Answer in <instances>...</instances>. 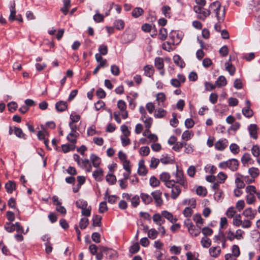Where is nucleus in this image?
Returning <instances> with one entry per match:
<instances>
[{
    "label": "nucleus",
    "instance_id": "nucleus-1",
    "mask_svg": "<svg viewBox=\"0 0 260 260\" xmlns=\"http://www.w3.org/2000/svg\"><path fill=\"white\" fill-rule=\"evenodd\" d=\"M221 4L219 1H215L212 3L209 6V10L215 13L216 17L219 23L222 22L225 18V9L223 8L222 14L220 15L219 11L221 10Z\"/></svg>",
    "mask_w": 260,
    "mask_h": 260
},
{
    "label": "nucleus",
    "instance_id": "nucleus-2",
    "mask_svg": "<svg viewBox=\"0 0 260 260\" xmlns=\"http://www.w3.org/2000/svg\"><path fill=\"white\" fill-rule=\"evenodd\" d=\"M193 10L198 14V18L202 20H205L211 13L210 10L204 9V7L194 6Z\"/></svg>",
    "mask_w": 260,
    "mask_h": 260
},
{
    "label": "nucleus",
    "instance_id": "nucleus-3",
    "mask_svg": "<svg viewBox=\"0 0 260 260\" xmlns=\"http://www.w3.org/2000/svg\"><path fill=\"white\" fill-rule=\"evenodd\" d=\"M175 176L176 177V180L175 181V183H178L180 185L182 186L184 188H187V182L184 178L183 172L178 170L177 166Z\"/></svg>",
    "mask_w": 260,
    "mask_h": 260
},
{
    "label": "nucleus",
    "instance_id": "nucleus-4",
    "mask_svg": "<svg viewBox=\"0 0 260 260\" xmlns=\"http://www.w3.org/2000/svg\"><path fill=\"white\" fill-rule=\"evenodd\" d=\"M170 179V175L168 173L163 172L160 175V180L165 182V185L167 187H172L175 183V180Z\"/></svg>",
    "mask_w": 260,
    "mask_h": 260
},
{
    "label": "nucleus",
    "instance_id": "nucleus-5",
    "mask_svg": "<svg viewBox=\"0 0 260 260\" xmlns=\"http://www.w3.org/2000/svg\"><path fill=\"white\" fill-rule=\"evenodd\" d=\"M152 199L154 200L156 206L160 207L163 204V200L161 198L162 192L160 190H157L151 192Z\"/></svg>",
    "mask_w": 260,
    "mask_h": 260
},
{
    "label": "nucleus",
    "instance_id": "nucleus-6",
    "mask_svg": "<svg viewBox=\"0 0 260 260\" xmlns=\"http://www.w3.org/2000/svg\"><path fill=\"white\" fill-rule=\"evenodd\" d=\"M101 250L110 259H115L117 257V252L114 249L102 246L101 247Z\"/></svg>",
    "mask_w": 260,
    "mask_h": 260
},
{
    "label": "nucleus",
    "instance_id": "nucleus-7",
    "mask_svg": "<svg viewBox=\"0 0 260 260\" xmlns=\"http://www.w3.org/2000/svg\"><path fill=\"white\" fill-rule=\"evenodd\" d=\"M228 141L226 139L219 140L215 144V148L219 151H223L228 146Z\"/></svg>",
    "mask_w": 260,
    "mask_h": 260
},
{
    "label": "nucleus",
    "instance_id": "nucleus-8",
    "mask_svg": "<svg viewBox=\"0 0 260 260\" xmlns=\"http://www.w3.org/2000/svg\"><path fill=\"white\" fill-rule=\"evenodd\" d=\"M246 107L242 109L243 114L246 117H251L253 114V111L250 109L251 104L249 101L246 100Z\"/></svg>",
    "mask_w": 260,
    "mask_h": 260
},
{
    "label": "nucleus",
    "instance_id": "nucleus-9",
    "mask_svg": "<svg viewBox=\"0 0 260 260\" xmlns=\"http://www.w3.org/2000/svg\"><path fill=\"white\" fill-rule=\"evenodd\" d=\"M179 184H176L175 183L174 185L171 187V198L175 200L176 199L181 193V189L180 187Z\"/></svg>",
    "mask_w": 260,
    "mask_h": 260
},
{
    "label": "nucleus",
    "instance_id": "nucleus-10",
    "mask_svg": "<svg viewBox=\"0 0 260 260\" xmlns=\"http://www.w3.org/2000/svg\"><path fill=\"white\" fill-rule=\"evenodd\" d=\"M256 210H252L251 208L246 209L243 212V215L250 220L253 219L256 214Z\"/></svg>",
    "mask_w": 260,
    "mask_h": 260
},
{
    "label": "nucleus",
    "instance_id": "nucleus-11",
    "mask_svg": "<svg viewBox=\"0 0 260 260\" xmlns=\"http://www.w3.org/2000/svg\"><path fill=\"white\" fill-rule=\"evenodd\" d=\"M10 14L9 17V20L11 22H13L16 20V9H15V1H13L11 4V6L9 7Z\"/></svg>",
    "mask_w": 260,
    "mask_h": 260
},
{
    "label": "nucleus",
    "instance_id": "nucleus-12",
    "mask_svg": "<svg viewBox=\"0 0 260 260\" xmlns=\"http://www.w3.org/2000/svg\"><path fill=\"white\" fill-rule=\"evenodd\" d=\"M248 131L249 132V134L253 139H257V125L255 124H251L248 126Z\"/></svg>",
    "mask_w": 260,
    "mask_h": 260
},
{
    "label": "nucleus",
    "instance_id": "nucleus-13",
    "mask_svg": "<svg viewBox=\"0 0 260 260\" xmlns=\"http://www.w3.org/2000/svg\"><path fill=\"white\" fill-rule=\"evenodd\" d=\"M103 173L104 171L102 169L99 168L93 171L92 176L96 181L100 182L103 180Z\"/></svg>",
    "mask_w": 260,
    "mask_h": 260
},
{
    "label": "nucleus",
    "instance_id": "nucleus-14",
    "mask_svg": "<svg viewBox=\"0 0 260 260\" xmlns=\"http://www.w3.org/2000/svg\"><path fill=\"white\" fill-rule=\"evenodd\" d=\"M138 173L141 176H145L147 173V170L144 165V160L142 159L139 162Z\"/></svg>",
    "mask_w": 260,
    "mask_h": 260
},
{
    "label": "nucleus",
    "instance_id": "nucleus-15",
    "mask_svg": "<svg viewBox=\"0 0 260 260\" xmlns=\"http://www.w3.org/2000/svg\"><path fill=\"white\" fill-rule=\"evenodd\" d=\"M68 107V104L66 102L60 101L55 104V108L58 112H63L65 111Z\"/></svg>",
    "mask_w": 260,
    "mask_h": 260
},
{
    "label": "nucleus",
    "instance_id": "nucleus-16",
    "mask_svg": "<svg viewBox=\"0 0 260 260\" xmlns=\"http://www.w3.org/2000/svg\"><path fill=\"white\" fill-rule=\"evenodd\" d=\"M144 75L147 77H151L154 73V69L152 65H146L144 67Z\"/></svg>",
    "mask_w": 260,
    "mask_h": 260
},
{
    "label": "nucleus",
    "instance_id": "nucleus-17",
    "mask_svg": "<svg viewBox=\"0 0 260 260\" xmlns=\"http://www.w3.org/2000/svg\"><path fill=\"white\" fill-rule=\"evenodd\" d=\"M239 166L238 161L236 159H232L228 160V168L232 171L237 170Z\"/></svg>",
    "mask_w": 260,
    "mask_h": 260
},
{
    "label": "nucleus",
    "instance_id": "nucleus-18",
    "mask_svg": "<svg viewBox=\"0 0 260 260\" xmlns=\"http://www.w3.org/2000/svg\"><path fill=\"white\" fill-rule=\"evenodd\" d=\"M217 87L225 86L227 84V80L224 76H220L215 82Z\"/></svg>",
    "mask_w": 260,
    "mask_h": 260
},
{
    "label": "nucleus",
    "instance_id": "nucleus-19",
    "mask_svg": "<svg viewBox=\"0 0 260 260\" xmlns=\"http://www.w3.org/2000/svg\"><path fill=\"white\" fill-rule=\"evenodd\" d=\"M174 63L181 68H183L185 66V63L181 57L179 55H175L173 56Z\"/></svg>",
    "mask_w": 260,
    "mask_h": 260
},
{
    "label": "nucleus",
    "instance_id": "nucleus-20",
    "mask_svg": "<svg viewBox=\"0 0 260 260\" xmlns=\"http://www.w3.org/2000/svg\"><path fill=\"white\" fill-rule=\"evenodd\" d=\"M140 197L142 201L145 205H148L152 202V198L150 195L147 193H141L140 194Z\"/></svg>",
    "mask_w": 260,
    "mask_h": 260
},
{
    "label": "nucleus",
    "instance_id": "nucleus-21",
    "mask_svg": "<svg viewBox=\"0 0 260 260\" xmlns=\"http://www.w3.org/2000/svg\"><path fill=\"white\" fill-rule=\"evenodd\" d=\"M5 188L8 193H12L16 188L15 182L13 181H9L6 183Z\"/></svg>",
    "mask_w": 260,
    "mask_h": 260
},
{
    "label": "nucleus",
    "instance_id": "nucleus-22",
    "mask_svg": "<svg viewBox=\"0 0 260 260\" xmlns=\"http://www.w3.org/2000/svg\"><path fill=\"white\" fill-rule=\"evenodd\" d=\"M193 220L196 223L198 228H201L203 224V219L200 214H196L193 216Z\"/></svg>",
    "mask_w": 260,
    "mask_h": 260
},
{
    "label": "nucleus",
    "instance_id": "nucleus-23",
    "mask_svg": "<svg viewBox=\"0 0 260 260\" xmlns=\"http://www.w3.org/2000/svg\"><path fill=\"white\" fill-rule=\"evenodd\" d=\"M155 67L158 70H162L164 69V60L162 58L157 57H156L154 61Z\"/></svg>",
    "mask_w": 260,
    "mask_h": 260
},
{
    "label": "nucleus",
    "instance_id": "nucleus-24",
    "mask_svg": "<svg viewBox=\"0 0 260 260\" xmlns=\"http://www.w3.org/2000/svg\"><path fill=\"white\" fill-rule=\"evenodd\" d=\"M90 159L94 167L97 168L101 163V159L99 157L94 154L90 155Z\"/></svg>",
    "mask_w": 260,
    "mask_h": 260
},
{
    "label": "nucleus",
    "instance_id": "nucleus-25",
    "mask_svg": "<svg viewBox=\"0 0 260 260\" xmlns=\"http://www.w3.org/2000/svg\"><path fill=\"white\" fill-rule=\"evenodd\" d=\"M161 214L165 218L173 223H175L177 221V219L176 218H174L173 215L167 211H163Z\"/></svg>",
    "mask_w": 260,
    "mask_h": 260
},
{
    "label": "nucleus",
    "instance_id": "nucleus-26",
    "mask_svg": "<svg viewBox=\"0 0 260 260\" xmlns=\"http://www.w3.org/2000/svg\"><path fill=\"white\" fill-rule=\"evenodd\" d=\"M221 252L219 247H212L209 249V253L212 257H217Z\"/></svg>",
    "mask_w": 260,
    "mask_h": 260
},
{
    "label": "nucleus",
    "instance_id": "nucleus-27",
    "mask_svg": "<svg viewBox=\"0 0 260 260\" xmlns=\"http://www.w3.org/2000/svg\"><path fill=\"white\" fill-rule=\"evenodd\" d=\"M167 114V111L161 108H159L155 112L154 116L157 118H161L164 117Z\"/></svg>",
    "mask_w": 260,
    "mask_h": 260
},
{
    "label": "nucleus",
    "instance_id": "nucleus-28",
    "mask_svg": "<svg viewBox=\"0 0 260 260\" xmlns=\"http://www.w3.org/2000/svg\"><path fill=\"white\" fill-rule=\"evenodd\" d=\"M144 13V10L140 8V7H137L135 8L132 13V15L133 17L135 18H138L139 16H141Z\"/></svg>",
    "mask_w": 260,
    "mask_h": 260
},
{
    "label": "nucleus",
    "instance_id": "nucleus-29",
    "mask_svg": "<svg viewBox=\"0 0 260 260\" xmlns=\"http://www.w3.org/2000/svg\"><path fill=\"white\" fill-rule=\"evenodd\" d=\"M76 205L77 208L84 209V208L87 207L88 204L86 201L79 199L76 202Z\"/></svg>",
    "mask_w": 260,
    "mask_h": 260
},
{
    "label": "nucleus",
    "instance_id": "nucleus-30",
    "mask_svg": "<svg viewBox=\"0 0 260 260\" xmlns=\"http://www.w3.org/2000/svg\"><path fill=\"white\" fill-rule=\"evenodd\" d=\"M201 243L203 247L208 248L211 245V240L209 238L204 237L202 239Z\"/></svg>",
    "mask_w": 260,
    "mask_h": 260
},
{
    "label": "nucleus",
    "instance_id": "nucleus-31",
    "mask_svg": "<svg viewBox=\"0 0 260 260\" xmlns=\"http://www.w3.org/2000/svg\"><path fill=\"white\" fill-rule=\"evenodd\" d=\"M248 172L251 177L253 178L257 177L259 174V170L257 168L254 167H251L249 168L248 170Z\"/></svg>",
    "mask_w": 260,
    "mask_h": 260
},
{
    "label": "nucleus",
    "instance_id": "nucleus-32",
    "mask_svg": "<svg viewBox=\"0 0 260 260\" xmlns=\"http://www.w3.org/2000/svg\"><path fill=\"white\" fill-rule=\"evenodd\" d=\"M14 134L15 135L20 138H22L24 139H26V136L23 133L22 130L19 127H14Z\"/></svg>",
    "mask_w": 260,
    "mask_h": 260
},
{
    "label": "nucleus",
    "instance_id": "nucleus-33",
    "mask_svg": "<svg viewBox=\"0 0 260 260\" xmlns=\"http://www.w3.org/2000/svg\"><path fill=\"white\" fill-rule=\"evenodd\" d=\"M168 35L167 30L165 28H161L159 29V32L158 34V37L160 40L161 41H164L166 39Z\"/></svg>",
    "mask_w": 260,
    "mask_h": 260
},
{
    "label": "nucleus",
    "instance_id": "nucleus-34",
    "mask_svg": "<svg viewBox=\"0 0 260 260\" xmlns=\"http://www.w3.org/2000/svg\"><path fill=\"white\" fill-rule=\"evenodd\" d=\"M186 145V143L185 142H176L175 145L173 147L172 149L177 152L180 151L181 148Z\"/></svg>",
    "mask_w": 260,
    "mask_h": 260
},
{
    "label": "nucleus",
    "instance_id": "nucleus-35",
    "mask_svg": "<svg viewBox=\"0 0 260 260\" xmlns=\"http://www.w3.org/2000/svg\"><path fill=\"white\" fill-rule=\"evenodd\" d=\"M225 70L229 73L231 75H233L235 72V68L233 64L229 62L225 63Z\"/></svg>",
    "mask_w": 260,
    "mask_h": 260
},
{
    "label": "nucleus",
    "instance_id": "nucleus-36",
    "mask_svg": "<svg viewBox=\"0 0 260 260\" xmlns=\"http://www.w3.org/2000/svg\"><path fill=\"white\" fill-rule=\"evenodd\" d=\"M79 135V134L70 133L67 136V140L71 142L72 143H76L77 141V137Z\"/></svg>",
    "mask_w": 260,
    "mask_h": 260
},
{
    "label": "nucleus",
    "instance_id": "nucleus-37",
    "mask_svg": "<svg viewBox=\"0 0 260 260\" xmlns=\"http://www.w3.org/2000/svg\"><path fill=\"white\" fill-rule=\"evenodd\" d=\"M99 51L100 53L98 54H101V56L106 55L108 52L107 46L104 44L101 45L99 47Z\"/></svg>",
    "mask_w": 260,
    "mask_h": 260
},
{
    "label": "nucleus",
    "instance_id": "nucleus-38",
    "mask_svg": "<svg viewBox=\"0 0 260 260\" xmlns=\"http://www.w3.org/2000/svg\"><path fill=\"white\" fill-rule=\"evenodd\" d=\"M114 25L117 29L121 30L124 27V22L122 20H116L114 22Z\"/></svg>",
    "mask_w": 260,
    "mask_h": 260
},
{
    "label": "nucleus",
    "instance_id": "nucleus-39",
    "mask_svg": "<svg viewBox=\"0 0 260 260\" xmlns=\"http://www.w3.org/2000/svg\"><path fill=\"white\" fill-rule=\"evenodd\" d=\"M106 181L111 185L114 184L116 182L115 176L109 174L106 177Z\"/></svg>",
    "mask_w": 260,
    "mask_h": 260
},
{
    "label": "nucleus",
    "instance_id": "nucleus-40",
    "mask_svg": "<svg viewBox=\"0 0 260 260\" xmlns=\"http://www.w3.org/2000/svg\"><path fill=\"white\" fill-rule=\"evenodd\" d=\"M149 184L151 186L156 187L159 186L160 182L155 176H152L150 178Z\"/></svg>",
    "mask_w": 260,
    "mask_h": 260
},
{
    "label": "nucleus",
    "instance_id": "nucleus-41",
    "mask_svg": "<svg viewBox=\"0 0 260 260\" xmlns=\"http://www.w3.org/2000/svg\"><path fill=\"white\" fill-rule=\"evenodd\" d=\"M158 232L154 229H151L148 232V236L150 239H155L158 235Z\"/></svg>",
    "mask_w": 260,
    "mask_h": 260
},
{
    "label": "nucleus",
    "instance_id": "nucleus-42",
    "mask_svg": "<svg viewBox=\"0 0 260 260\" xmlns=\"http://www.w3.org/2000/svg\"><path fill=\"white\" fill-rule=\"evenodd\" d=\"M101 220H102V217L101 216L98 215H94L92 218L93 225L94 226H100Z\"/></svg>",
    "mask_w": 260,
    "mask_h": 260
},
{
    "label": "nucleus",
    "instance_id": "nucleus-43",
    "mask_svg": "<svg viewBox=\"0 0 260 260\" xmlns=\"http://www.w3.org/2000/svg\"><path fill=\"white\" fill-rule=\"evenodd\" d=\"M200 229L201 228H196V226L193 225V227L190 229V231H188V232L191 236L197 237L199 236L201 233Z\"/></svg>",
    "mask_w": 260,
    "mask_h": 260
},
{
    "label": "nucleus",
    "instance_id": "nucleus-44",
    "mask_svg": "<svg viewBox=\"0 0 260 260\" xmlns=\"http://www.w3.org/2000/svg\"><path fill=\"white\" fill-rule=\"evenodd\" d=\"M193 135V134L191 133V132L189 131H185L182 135V139L187 141L190 139Z\"/></svg>",
    "mask_w": 260,
    "mask_h": 260
},
{
    "label": "nucleus",
    "instance_id": "nucleus-45",
    "mask_svg": "<svg viewBox=\"0 0 260 260\" xmlns=\"http://www.w3.org/2000/svg\"><path fill=\"white\" fill-rule=\"evenodd\" d=\"M4 228L7 232L12 233L15 230V224H12L10 222H6Z\"/></svg>",
    "mask_w": 260,
    "mask_h": 260
},
{
    "label": "nucleus",
    "instance_id": "nucleus-46",
    "mask_svg": "<svg viewBox=\"0 0 260 260\" xmlns=\"http://www.w3.org/2000/svg\"><path fill=\"white\" fill-rule=\"evenodd\" d=\"M131 200L132 205L134 208L137 207L140 204V197L137 195L133 197Z\"/></svg>",
    "mask_w": 260,
    "mask_h": 260
},
{
    "label": "nucleus",
    "instance_id": "nucleus-47",
    "mask_svg": "<svg viewBox=\"0 0 260 260\" xmlns=\"http://www.w3.org/2000/svg\"><path fill=\"white\" fill-rule=\"evenodd\" d=\"M197 194L202 196H206L207 193V189L201 186H199L196 189Z\"/></svg>",
    "mask_w": 260,
    "mask_h": 260
},
{
    "label": "nucleus",
    "instance_id": "nucleus-48",
    "mask_svg": "<svg viewBox=\"0 0 260 260\" xmlns=\"http://www.w3.org/2000/svg\"><path fill=\"white\" fill-rule=\"evenodd\" d=\"M162 12L166 17L170 18L171 8L169 6H165L161 9Z\"/></svg>",
    "mask_w": 260,
    "mask_h": 260
},
{
    "label": "nucleus",
    "instance_id": "nucleus-49",
    "mask_svg": "<svg viewBox=\"0 0 260 260\" xmlns=\"http://www.w3.org/2000/svg\"><path fill=\"white\" fill-rule=\"evenodd\" d=\"M121 131L123 134L121 136L128 137L131 135V132L128 130V127L125 125H122L120 127Z\"/></svg>",
    "mask_w": 260,
    "mask_h": 260
},
{
    "label": "nucleus",
    "instance_id": "nucleus-50",
    "mask_svg": "<svg viewBox=\"0 0 260 260\" xmlns=\"http://www.w3.org/2000/svg\"><path fill=\"white\" fill-rule=\"evenodd\" d=\"M251 152L255 157H258L260 155V148L257 145H254L251 148Z\"/></svg>",
    "mask_w": 260,
    "mask_h": 260
},
{
    "label": "nucleus",
    "instance_id": "nucleus-51",
    "mask_svg": "<svg viewBox=\"0 0 260 260\" xmlns=\"http://www.w3.org/2000/svg\"><path fill=\"white\" fill-rule=\"evenodd\" d=\"M181 250V247L174 245L171 247L170 251L172 254L178 255L180 253Z\"/></svg>",
    "mask_w": 260,
    "mask_h": 260
},
{
    "label": "nucleus",
    "instance_id": "nucleus-52",
    "mask_svg": "<svg viewBox=\"0 0 260 260\" xmlns=\"http://www.w3.org/2000/svg\"><path fill=\"white\" fill-rule=\"evenodd\" d=\"M177 114L176 113H173L172 114L173 118L171 119L170 121V123L171 125H172L173 127H176L178 123V120L177 119Z\"/></svg>",
    "mask_w": 260,
    "mask_h": 260
},
{
    "label": "nucleus",
    "instance_id": "nucleus-53",
    "mask_svg": "<svg viewBox=\"0 0 260 260\" xmlns=\"http://www.w3.org/2000/svg\"><path fill=\"white\" fill-rule=\"evenodd\" d=\"M88 224V219L86 218H82L79 222V226L81 229H85Z\"/></svg>",
    "mask_w": 260,
    "mask_h": 260
},
{
    "label": "nucleus",
    "instance_id": "nucleus-54",
    "mask_svg": "<svg viewBox=\"0 0 260 260\" xmlns=\"http://www.w3.org/2000/svg\"><path fill=\"white\" fill-rule=\"evenodd\" d=\"M139 250V244L138 242H136L132 246H131L129 249V252L132 253H135L138 252Z\"/></svg>",
    "mask_w": 260,
    "mask_h": 260
},
{
    "label": "nucleus",
    "instance_id": "nucleus-55",
    "mask_svg": "<svg viewBox=\"0 0 260 260\" xmlns=\"http://www.w3.org/2000/svg\"><path fill=\"white\" fill-rule=\"evenodd\" d=\"M150 153V149L148 146L142 147L140 149V154L142 156H147Z\"/></svg>",
    "mask_w": 260,
    "mask_h": 260
},
{
    "label": "nucleus",
    "instance_id": "nucleus-56",
    "mask_svg": "<svg viewBox=\"0 0 260 260\" xmlns=\"http://www.w3.org/2000/svg\"><path fill=\"white\" fill-rule=\"evenodd\" d=\"M230 149L231 151L236 154L239 153V147L235 143H232L230 146Z\"/></svg>",
    "mask_w": 260,
    "mask_h": 260
},
{
    "label": "nucleus",
    "instance_id": "nucleus-57",
    "mask_svg": "<svg viewBox=\"0 0 260 260\" xmlns=\"http://www.w3.org/2000/svg\"><path fill=\"white\" fill-rule=\"evenodd\" d=\"M232 254L236 257H238L240 254V249L237 245H234L232 248Z\"/></svg>",
    "mask_w": 260,
    "mask_h": 260
},
{
    "label": "nucleus",
    "instance_id": "nucleus-58",
    "mask_svg": "<svg viewBox=\"0 0 260 260\" xmlns=\"http://www.w3.org/2000/svg\"><path fill=\"white\" fill-rule=\"evenodd\" d=\"M128 137H125V136H121L120 137L121 144L123 147H125L131 144V140L129 138H128Z\"/></svg>",
    "mask_w": 260,
    "mask_h": 260
},
{
    "label": "nucleus",
    "instance_id": "nucleus-59",
    "mask_svg": "<svg viewBox=\"0 0 260 260\" xmlns=\"http://www.w3.org/2000/svg\"><path fill=\"white\" fill-rule=\"evenodd\" d=\"M244 180H241L240 178L237 177L235 180V183L237 188H243L245 186V183Z\"/></svg>",
    "mask_w": 260,
    "mask_h": 260
},
{
    "label": "nucleus",
    "instance_id": "nucleus-60",
    "mask_svg": "<svg viewBox=\"0 0 260 260\" xmlns=\"http://www.w3.org/2000/svg\"><path fill=\"white\" fill-rule=\"evenodd\" d=\"M160 160L159 159L156 158L155 157H152L151 160L150 167L153 169L156 168Z\"/></svg>",
    "mask_w": 260,
    "mask_h": 260
},
{
    "label": "nucleus",
    "instance_id": "nucleus-61",
    "mask_svg": "<svg viewBox=\"0 0 260 260\" xmlns=\"http://www.w3.org/2000/svg\"><path fill=\"white\" fill-rule=\"evenodd\" d=\"M117 107L121 111H124L126 108V105L125 102L121 100L118 101Z\"/></svg>",
    "mask_w": 260,
    "mask_h": 260
},
{
    "label": "nucleus",
    "instance_id": "nucleus-62",
    "mask_svg": "<svg viewBox=\"0 0 260 260\" xmlns=\"http://www.w3.org/2000/svg\"><path fill=\"white\" fill-rule=\"evenodd\" d=\"M166 95L163 92H159L156 95V100L158 103L164 102L166 101Z\"/></svg>",
    "mask_w": 260,
    "mask_h": 260
},
{
    "label": "nucleus",
    "instance_id": "nucleus-63",
    "mask_svg": "<svg viewBox=\"0 0 260 260\" xmlns=\"http://www.w3.org/2000/svg\"><path fill=\"white\" fill-rule=\"evenodd\" d=\"M236 211L234 209V207H230L229 208L226 212V215L229 218H232L234 217V215H235Z\"/></svg>",
    "mask_w": 260,
    "mask_h": 260
},
{
    "label": "nucleus",
    "instance_id": "nucleus-64",
    "mask_svg": "<svg viewBox=\"0 0 260 260\" xmlns=\"http://www.w3.org/2000/svg\"><path fill=\"white\" fill-rule=\"evenodd\" d=\"M202 232L205 237H207V236H210L212 234L213 230L208 227H205L202 229Z\"/></svg>",
    "mask_w": 260,
    "mask_h": 260
}]
</instances>
